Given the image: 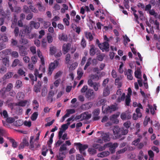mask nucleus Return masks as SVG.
I'll use <instances>...</instances> for the list:
<instances>
[{
	"label": "nucleus",
	"mask_w": 160,
	"mask_h": 160,
	"mask_svg": "<svg viewBox=\"0 0 160 160\" xmlns=\"http://www.w3.org/2000/svg\"><path fill=\"white\" fill-rule=\"evenodd\" d=\"M117 95L118 96L117 99V102H120L122 101H123L124 100L125 98V94L124 93H122V96H121L122 94V90L120 89H118L117 93H116Z\"/></svg>",
	"instance_id": "8"
},
{
	"label": "nucleus",
	"mask_w": 160,
	"mask_h": 160,
	"mask_svg": "<svg viewBox=\"0 0 160 160\" xmlns=\"http://www.w3.org/2000/svg\"><path fill=\"white\" fill-rule=\"evenodd\" d=\"M70 124V122H68L66 124H63L61 125V128L59 129L60 131L59 132V137H61V136L63 134V133L68 128V126Z\"/></svg>",
	"instance_id": "12"
},
{
	"label": "nucleus",
	"mask_w": 160,
	"mask_h": 160,
	"mask_svg": "<svg viewBox=\"0 0 160 160\" xmlns=\"http://www.w3.org/2000/svg\"><path fill=\"white\" fill-rule=\"evenodd\" d=\"M74 146L77 147V149H78L80 153L83 156H85L86 155L85 150L88 148V145L87 144H82L80 142L74 143Z\"/></svg>",
	"instance_id": "1"
},
{
	"label": "nucleus",
	"mask_w": 160,
	"mask_h": 160,
	"mask_svg": "<svg viewBox=\"0 0 160 160\" xmlns=\"http://www.w3.org/2000/svg\"><path fill=\"white\" fill-rule=\"evenodd\" d=\"M92 106L93 103L92 102H88L81 105L80 108L82 110H87L91 108Z\"/></svg>",
	"instance_id": "11"
},
{
	"label": "nucleus",
	"mask_w": 160,
	"mask_h": 160,
	"mask_svg": "<svg viewBox=\"0 0 160 160\" xmlns=\"http://www.w3.org/2000/svg\"><path fill=\"white\" fill-rule=\"evenodd\" d=\"M38 113L37 112H33V114H32L31 116V119L32 121H34L36 120L38 117Z\"/></svg>",
	"instance_id": "41"
},
{
	"label": "nucleus",
	"mask_w": 160,
	"mask_h": 160,
	"mask_svg": "<svg viewBox=\"0 0 160 160\" xmlns=\"http://www.w3.org/2000/svg\"><path fill=\"white\" fill-rule=\"evenodd\" d=\"M131 122L129 121H128L123 123V126L127 129L128 128L131 126Z\"/></svg>",
	"instance_id": "53"
},
{
	"label": "nucleus",
	"mask_w": 160,
	"mask_h": 160,
	"mask_svg": "<svg viewBox=\"0 0 160 160\" xmlns=\"http://www.w3.org/2000/svg\"><path fill=\"white\" fill-rule=\"evenodd\" d=\"M31 62L33 64H35L37 62V60H38V58L37 56H34L31 57Z\"/></svg>",
	"instance_id": "52"
},
{
	"label": "nucleus",
	"mask_w": 160,
	"mask_h": 160,
	"mask_svg": "<svg viewBox=\"0 0 160 160\" xmlns=\"http://www.w3.org/2000/svg\"><path fill=\"white\" fill-rule=\"evenodd\" d=\"M130 97H131V96H126L125 101H126V105L127 106H129V103L131 102Z\"/></svg>",
	"instance_id": "44"
},
{
	"label": "nucleus",
	"mask_w": 160,
	"mask_h": 160,
	"mask_svg": "<svg viewBox=\"0 0 160 160\" xmlns=\"http://www.w3.org/2000/svg\"><path fill=\"white\" fill-rule=\"evenodd\" d=\"M91 61V58H89L88 59L87 62L86 64V65L84 66V70H86L88 67L90 66V64H91V62H90V61Z\"/></svg>",
	"instance_id": "42"
},
{
	"label": "nucleus",
	"mask_w": 160,
	"mask_h": 160,
	"mask_svg": "<svg viewBox=\"0 0 160 160\" xmlns=\"http://www.w3.org/2000/svg\"><path fill=\"white\" fill-rule=\"evenodd\" d=\"M110 152H109V151H105L98 153L97 154V156L98 157L103 158L108 156Z\"/></svg>",
	"instance_id": "23"
},
{
	"label": "nucleus",
	"mask_w": 160,
	"mask_h": 160,
	"mask_svg": "<svg viewBox=\"0 0 160 160\" xmlns=\"http://www.w3.org/2000/svg\"><path fill=\"white\" fill-rule=\"evenodd\" d=\"M118 117V114H113L110 117L109 119L114 124H117L119 122L118 120L117 119Z\"/></svg>",
	"instance_id": "17"
},
{
	"label": "nucleus",
	"mask_w": 160,
	"mask_h": 160,
	"mask_svg": "<svg viewBox=\"0 0 160 160\" xmlns=\"http://www.w3.org/2000/svg\"><path fill=\"white\" fill-rule=\"evenodd\" d=\"M59 38L61 40H67L68 39V37L65 34L62 33L59 35Z\"/></svg>",
	"instance_id": "36"
},
{
	"label": "nucleus",
	"mask_w": 160,
	"mask_h": 160,
	"mask_svg": "<svg viewBox=\"0 0 160 160\" xmlns=\"http://www.w3.org/2000/svg\"><path fill=\"white\" fill-rule=\"evenodd\" d=\"M42 82L38 81L37 84H35L33 87V91L36 93H37L40 92Z\"/></svg>",
	"instance_id": "15"
},
{
	"label": "nucleus",
	"mask_w": 160,
	"mask_h": 160,
	"mask_svg": "<svg viewBox=\"0 0 160 160\" xmlns=\"http://www.w3.org/2000/svg\"><path fill=\"white\" fill-rule=\"evenodd\" d=\"M20 63V60H18V59H16L14 60L13 62H12V67H16L18 64Z\"/></svg>",
	"instance_id": "40"
},
{
	"label": "nucleus",
	"mask_w": 160,
	"mask_h": 160,
	"mask_svg": "<svg viewBox=\"0 0 160 160\" xmlns=\"http://www.w3.org/2000/svg\"><path fill=\"white\" fill-rule=\"evenodd\" d=\"M100 113V110L99 108H96L92 112V115H99Z\"/></svg>",
	"instance_id": "49"
},
{
	"label": "nucleus",
	"mask_w": 160,
	"mask_h": 160,
	"mask_svg": "<svg viewBox=\"0 0 160 160\" xmlns=\"http://www.w3.org/2000/svg\"><path fill=\"white\" fill-rule=\"evenodd\" d=\"M103 43H99V41H97V43H98V46L99 47L100 49L102 50L103 52L104 51L106 52H108V49H109V44L107 41H106Z\"/></svg>",
	"instance_id": "3"
},
{
	"label": "nucleus",
	"mask_w": 160,
	"mask_h": 160,
	"mask_svg": "<svg viewBox=\"0 0 160 160\" xmlns=\"http://www.w3.org/2000/svg\"><path fill=\"white\" fill-rule=\"evenodd\" d=\"M22 86V82L19 80H17L15 83V88L17 89L20 88Z\"/></svg>",
	"instance_id": "33"
},
{
	"label": "nucleus",
	"mask_w": 160,
	"mask_h": 160,
	"mask_svg": "<svg viewBox=\"0 0 160 160\" xmlns=\"http://www.w3.org/2000/svg\"><path fill=\"white\" fill-rule=\"evenodd\" d=\"M13 88V85L12 83H9L7 84L6 88V91L7 92H9L10 91L11 89Z\"/></svg>",
	"instance_id": "46"
},
{
	"label": "nucleus",
	"mask_w": 160,
	"mask_h": 160,
	"mask_svg": "<svg viewBox=\"0 0 160 160\" xmlns=\"http://www.w3.org/2000/svg\"><path fill=\"white\" fill-rule=\"evenodd\" d=\"M62 138V139L63 140H65L68 139V138H67V133H64L63 135H61V137H59V132H58V139L60 140Z\"/></svg>",
	"instance_id": "37"
},
{
	"label": "nucleus",
	"mask_w": 160,
	"mask_h": 160,
	"mask_svg": "<svg viewBox=\"0 0 160 160\" xmlns=\"http://www.w3.org/2000/svg\"><path fill=\"white\" fill-rule=\"evenodd\" d=\"M58 61L55 60L53 62L49 64V68L48 70V75L50 76L51 75L53 71L58 66Z\"/></svg>",
	"instance_id": "2"
},
{
	"label": "nucleus",
	"mask_w": 160,
	"mask_h": 160,
	"mask_svg": "<svg viewBox=\"0 0 160 160\" xmlns=\"http://www.w3.org/2000/svg\"><path fill=\"white\" fill-rule=\"evenodd\" d=\"M98 79H99V76L98 75V73H97L90 75V79H88V80H91L92 81H93L92 80L98 81Z\"/></svg>",
	"instance_id": "28"
},
{
	"label": "nucleus",
	"mask_w": 160,
	"mask_h": 160,
	"mask_svg": "<svg viewBox=\"0 0 160 160\" xmlns=\"http://www.w3.org/2000/svg\"><path fill=\"white\" fill-rule=\"evenodd\" d=\"M6 118V121L7 122V123H13L14 121H15V119L13 118L7 117Z\"/></svg>",
	"instance_id": "38"
},
{
	"label": "nucleus",
	"mask_w": 160,
	"mask_h": 160,
	"mask_svg": "<svg viewBox=\"0 0 160 160\" xmlns=\"http://www.w3.org/2000/svg\"><path fill=\"white\" fill-rule=\"evenodd\" d=\"M121 119L123 120H125L126 119L129 120L131 119V115L130 114L127 112H122L121 114Z\"/></svg>",
	"instance_id": "19"
},
{
	"label": "nucleus",
	"mask_w": 160,
	"mask_h": 160,
	"mask_svg": "<svg viewBox=\"0 0 160 160\" xmlns=\"http://www.w3.org/2000/svg\"><path fill=\"white\" fill-rule=\"evenodd\" d=\"M127 150V148L126 147H124L122 149H121L116 152V154L118 155V154H121L124 153Z\"/></svg>",
	"instance_id": "45"
},
{
	"label": "nucleus",
	"mask_w": 160,
	"mask_h": 160,
	"mask_svg": "<svg viewBox=\"0 0 160 160\" xmlns=\"http://www.w3.org/2000/svg\"><path fill=\"white\" fill-rule=\"evenodd\" d=\"M24 95L23 93L22 92H18L17 94L16 98L18 100L22 99L24 98Z\"/></svg>",
	"instance_id": "34"
},
{
	"label": "nucleus",
	"mask_w": 160,
	"mask_h": 160,
	"mask_svg": "<svg viewBox=\"0 0 160 160\" xmlns=\"http://www.w3.org/2000/svg\"><path fill=\"white\" fill-rule=\"evenodd\" d=\"M105 146L109 148H116L118 147V144L117 143H114L112 144V143H109L104 145Z\"/></svg>",
	"instance_id": "29"
},
{
	"label": "nucleus",
	"mask_w": 160,
	"mask_h": 160,
	"mask_svg": "<svg viewBox=\"0 0 160 160\" xmlns=\"http://www.w3.org/2000/svg\"><path fill=\"white\" fill-rule=\"evenodd\" d=\"M7 139L9 140V142L12 144V147L13 148H16L18 146L17 142L13 139L10 137L7 138Z\"/></svg>",
	"instance_id": "24"
},
{
	"label": "nucleus",
	"mask_w": 160,
	"mask_h": 160,
	"mask_svg": "<svg viewBox=\"0 0 160 160\" xmlns=\"http://www.w3.org/2000/svg\"><path fill=\"white\" fill-rule=\"evenodd\" d=\"M80 116L82 117V118L80 120V121H82L84 120H88L91 117V114L88 112H85L80 115Z\"/></svg>",
	"instance_id": "14"
},
{
	"label": "nucleus",
	"mask_w": 160,
	"mask_h": 160,
	"mask_svg": "<svg viewBox=\"0 0 160 160\" xmlns=\"http://www.w3.org/2000/svg\"><path fill=\"white\" fill-rule=\"evenodd\" d=\"M124 7L126 9H128L129 8V6L128 5L129 1L128 0H124Z\"/></svg>",
	"instance_id": "62"
},
{
	"label": "nucleus",
	"mask_w": 160,
	"mask_h": 160,
	"mask_svg": "<svg viewBox=\"0 0 160 160\" xmlns=\"http://www.w3.org/2000/svg\"><path fill=\"white\" fill-rule=\"evenodd\" d=\"M88 152L91 155L95 154L96 153V151L95 149L92 148H89Z\"/></svg>",
	"instance_id": "47"
},
{
	"label": "nucleus",
	"mask_w": 160,
	"mask_h": 160,
	"mask_svg": "<svg viewBox=\"0 0 160 160\" xmlns=\"http://www.w3.org/2000/svg\"><path fill=\"white\" fill-rule=\"evenodd\" d=\"M132 73H133L132 70L131 69H128V71L126 72H124V74L127 76L128 79L129 80H131L133 79V77L132 75Z\"/></svg>",
	"instance_id": "22"
},
{
	"label": "nucleus",
	"mask_w": 160,
	"mask_h": 160,
	"mask_svg": "<svg viewBox=\"0 0 160 160\" xmlns=\"http://www.w3.org/2000/svg\"><path fill=\"white\" fill-rule=\"evenodd\" d=\"M22 125V122L21 120H18L15 122V126L17 127H19Z\"/></svg>",
	"instance_id": "59"
},
{
	"label": "nucleus",
	"mask_w": 160,
	"mask_h": 160,
	"mask_svg": "<svg viewBox=\"0 0 160 160\" xmlns=\"http://www.w3.org/2000/svg\"><path fill=\"white\" fill-rule=\"evenodd\" d=\"M102 139L104 142H106L110 141V134L109 132H104L101 134Z\"/></svg>",
	"instance_id": "18"
},
{
	"label": "nucleus",
	"mask_w": 160,
	"mask_h": 160,
	"mask_svg": "<svg viewBox=\"0 0 160 160\" xmlns=\"http://www.w3.org/2000/svg\"><path fill=\"white\" fill-rule=\"evenodd\" d=\"M17 73L21 76L23 75L25 76V72L22 69H20L18 70Z\"/></svg>",
	"instance_id": "63"
},
{
	"label": "nucleus",
	"mask_w": 160,
	"mask_h": 160,
	"mask_svg": "<svg viewBox=\"0 0 160 160\" xmlns=\"http://www.w3.org/2000/svg\"><path fill=\"white\" fill-rule=\"evenodd\" d=\"M58 51H61L59 50H57L56 48L54 46H52L50 48V54L51 55H53L55 53H57Z\"/></svg>",
	"instance_id": "27"
},
{
	"label": "nucleus",
	"mask_w": 160,
	"mask_h": 160,
	"mask_svg": "<svg viewBox=\"0 0 160 160\" xmlns=\"http://www.w3.org/2000/svg\"><path fill=\"white\" fill-rule=\"evenodd\" d=\"M65 157V153L63 152H59V155H57V160H64L63 158Z\"/></svg>",
	"instance_id": "30"
},
{
	"label": "nucleus",
	"mask_w": 160,
	"mask_h": 160,
	"mask_svg": "<svg viewBox=\"0 0 160 160\" xmlns=\"http://www.w3.org/2000/svg\"><path fill=\"white\" fill-rule=\"evenodd\" d=\"M67 150V147H66V145L63 144L61 145V146L59 148V152H62L63 151H65Z\"/></svg>",
	"instance_id": "43"
},
{
	"label": "nucleus",
	"mask_w": 160,
	"mask_h": 160,
	"mask_svg": "<svg viewBox=\"0 0 160 160\" xmlns=\"http://www.w3.org/2000/svg\"><path fill=\"white\" fill-rule=\"evenodd\" d=\"M70 48H71V44L69 43L63 44V47H62V50H63L64 54L68 52V51L70 50Z\"/></svg>",
	"instance_id": "21"
},
{
	"label": "nucleus",
	"mask_w": 160,
	"mask_h": 160,
	"mask_svg": "<svg viewBox=\"0 0 160 160\" xmlns=\"http://www.w3.org/2000/svg\"><path fill=\"white\" fill-rule=\"evenodd\" d=\"M85 35L87 39H89L90 40L93 39V36L90 32H86Z\"/></svg>",
	"instance_id": "39"
},
{
	"label": "nucleus",
	"mask_w": 160,
	"mask_h": 160,
	"mask_svg": "<svg viewBox=\"0 0 160 160\" xmlns=\"http://www.w3.org/2000/svg\"><path fill=\"white\" fill-rule=\"evenodd\" d=\"M29 78H30V80H31V85H33L34 84V82L36 81L37 79V76H35V77H34L33 75L31 74L30 73L29 74V75H28Z\"/></svg>",
	"instance_id": "31"
},
{
	"label": "nucleus",
	"mask_w": 160,
	"mask_h": 160,
	"mask_svg": "<svg viewBox=\"0 0 160 160\" xmlns=\"http://www.w3.org/2000/svg\"><path fill=\"white\" fill-rule=\"evenodd\" d=\"M11 56L15 58H17L18 56V53L16 51H12L11 53Z\"/></svg>",
	"instance_id": "61"
},
{
	"label": "nucleus",
	"mask_w": 160,
	"mask_h": 160,
	"mask_svg": "<svg viewBox=\"0 0 160 160\" xmlns=\"http://www.w3.org/2000/svg\"><path fill=\"white\" fill-rule=\"evenodd\" d=\"M8 59L7 58H3L2 59V66L5 67H8Z\"/></svg>",
	"instance_id": "32"
},
{
	"label": "nucleus",
	"mask_w": 160,
	"mask_h": 160,
	"mask_svg": "<svg viewBox=\"0 0 160 160\" xmlns=\"http://www.w3.org/2000/svg\"><path fill=\"white\" fill-rule=\"evenodd\" d=\"M99 115H92V120L93 121H97L100 119V117Z\"/></svg>",
	"instance_id": "56"
},
{
	"label": "nucleus",
	"mask_w": 160,
	"mask_h": 160,
	"mask_svg": "<svg viewBox=\"0 0 160 160\" xmlns=\"http://www.w3.org/2000/svg\"><path fill=\"white\" fill-rule=\"evenodd\" d=\"M38 56L40 58V62H41V65L39 66V69L41 70L42 72H45V68H44V59L43 57L42 56L40 51H38Z\"/></svg>",
	"instance_id": "5"
},
{
	"label": "nucleus",
	"mask_w": 160,
	"mask_h": 160,
	"mask_svg": "<svg viewBox=\"0 0 160 160\" xmlns=\"http://www.w3.org/2000/svg\"><path fill=\"white\" fill-rule=\"evenodd\" d=\"M117 109H118V108L116 107V105H111L107 107L102 112L105 114H107L115 111Z\"/></svg>",
	"instance_id": "4"
},
{
	"label": "nucleus",
	"mask_w": 160,
	"mask_h": 160,
	"mask_svg": "<svg viewBox=\"0 0 160 160\" xmlns=\"http://www.w3.org/2000/svg\"><path fill=\"white\" fill-rule=\"evenodd\" d=\"M112 88V86L110 85L109 86H106L103 89V96L106 97L110 94V89Z\"/></svg>",
	"instance_id": "20"
},
{
	"label": "nucleus",
	"mask_w": 160,
	"mask_h": 160,
	"mask_svg": "<svg viewBox=\"0 0 160 160\" xmlns=\"http://www.w3.org/2000/svg\"><path fill=\"white\" fill-rule=\"evenodd\" d=\"M123 129V128H119L117 126L114 127V128H113V132L114 135H116V138H119L120 135H121V131H122Z\"/></svg>",
	"instance_id": "10"
},
{
	"label": "nucleus",
	"mask_w": 160,
	"mask_h": 160,
	"mask_svg": "<svg viewBox=\"0 0 160 160\" xmlns=\"http://www.w3.org/2000/svg\"><path fill=\"white\" fill-rule=\"evenodd\" d=\"M141 73V71H140V69L137 68V70L134 72V76H135V77L137 78H141L140 77Z\"/></svg>",
	"instance_id": "35"
},
{
	"label": "nucleus",
	"mask_w": 160,
	"mask_h": 160,
	"mask_svg": "<svg viewBox=\"0 0 160 160\" xmlns=\"http://www.w3.org/2000/svg\"><path fill=\"white\" fill-rule=\"evenodd\" d=\"M28 43V41H19V42L17 41H12V44L13 46H18V45H23L27 44Z\"/></svg>",
	"instance_id": "16"
},
{
	"label": "nucleus",
	"mask_w": 160,
	"mask_h": 160,
	"mask_svg": "<svg viewBox=\"0 0 160 160\" xmlns=\"http://www.w3.org/2000/svg\"><path fill=\"white\" fill-rule=\"evenodd\" d=\"M17 47L19 49V54H20V56H25L27 55V52L25 51L26 48L25 47L22 45L18 44Z\"/></svg>",
	"instance_id": "13"
},
{
	"label": "nucleus",
	"mask_w": 160,
	"mask_h": 160,
	"mask_svg": "<svg viewBox=\"0 0 160 160\" xmlns=\"http://www.w3.org/2000/svg\"><path fill=\"white\" fill-rule=\"evenodd\" d=\"M30 26L31 27H33L36 29H38L40 27V23L33 21L30 22Z\"/></svg>",
	"instance_id": "25"
},
{
	"label": "nucleus",
	"mask_w": 160,
	"mask_h": 160,
	"mask_svg": "<svg viewBox=\"0 0 160 160\" xmlns=\"http://www.w3.org/2000/svg\"><path fill=\"white\" fill-rule=\"evenodd\" d=\"M70 59H71V58L70 57V54L69 53L67 54L66 56V58H65L66 63L67 64H68V63H69V62H70Z\"/></svg>",
	"instance_id": "54"
},
{
	"label": "nucleus",
	"mask_w": 160,
	"mask_h": 160,
	"mask_svg": "<svg viewBox=\"0 0 160 160\" xmlns=\"http://www.w3.org/2000/svg\"><path fill=\"white\" fill-rule=\"evenodd\" d=\"M27 101L26 100H24L23 101H21L15 104L16 106H18L22 107L25 106L27 104Z\"/></svg>",
	"instance_id": "26"
},
{
	"label": "nucleus",
	"mask_w": 160,
	"mask_h": 160,
	"mask_svg": "<svg viewBox=\"0 0 160 160\" xmlns=\"http://www.w3.org/2000/svg\"><path fill=\"white\" fill-rule=\"evenodd\" d=\"M88 85L90 87H92L94 89V91H97L100 86L99 82H94L91 80H88Z\"/></svg>",
	"instance_id": "7"
},
{
	"label": "nucleus",
	"mask_w": 160,
	"mask_h": 160,
	"mask_svg": "<svg viewBox=\"0 0 160 160\" xmlns=\"http://www.w3.org/2000/svg\"><path fill=\"white\" fill-rule=\"evenodd\" d=\"M105 55L103 54H102L99 55L97 57V59L98 61H103V58L104 57Z\"/></svg>",
	"instance_id": "55"
},
{
	"label": "nucleus",
	"mask_w": 160,
	"mask_h": 160,
	"mask_svg": "<svg viewBox=\"0 0 160 160\" xmlns=\"http://www.w3.org/2000/svg\"><path fill=\"white\" fill-rule=\"evenodd\" d=\"M12 76H13V72H8L5 75V78L6 79H9L12 77Z\"/></svg>",
	"instance_id": "50"
},
{
	"label": "nucleus",
	"mask_w": 160,
	"mask_h": 160,
	"mask_svg": "<svg viewBox=\"0 0 160 160\" xmlns=\"http://www.w3.org/2000/svg\"><path fill=\"white\" fill-rule=\"evenodd\" d=\"M39 35L38 36V38L41 39L45 35V31L43 30H42L39 31Z\"/></svg>",
	"instance_id": "57"
},
{
	"label": "nucleus",
	"mask_w": 160,
	"mask_h": 160,
	"mask_svg": "<svg viewBox=\"0 0 160 160\" xmlns=\"http://www.w3.org/2000/svg\"><path fill=\"white\" fill-rule=\"evenodd\" d=\"M149 13L152 15L156 17L158 16V14L156 13L153 9H152L149 11Z\"/></svg>",
	"instance_id": "60"
},
{
	"label": "nucleus",
	"mask_w": 160,
	"mask_h": 160,
	"mask_svg": "<svg viewBox=\"0 0 160 160\" xmlns=\"http://www.w3.org/2000/svg\"><path fill=\"white\" fill-rule=\"evenodd\" d=\"M28 145L29 144L28 142V137H25L23 138V139L22 140V142L20 143L18 148L19 150L22 149L25 147L28 146Z\"/></svg>",
	"instance_id": "9"
},
{
	"label": "nucleus",
	"mask_w": 160,
	"mask_h": 160,
	"mask_svg": "<svg viewBox=\"0 0 160 160\" xmlns=\"http://www.w3.org/2000/svg\"><path fill=\"white\" fill-rule=\"evenodd\" d=\"M83 155L81 154H78L76 156V160H84L83 158Z\"/></svg>",
	"instance_id": "64"
},
{
	"label": "nucleus",
	"mask_w": 160,
	"mask_h": 160,
	"mask_svg": "<svg viewBox=\"0 0 160 160\" xmlns=\"http://www.w3.org/2000/svg\"><path fill=\"white\" fill-rule=\"evenodd\" d=\"M24 32L25 33L28 34L31 32V29L29 28L28 26H26L24 27Z\"/></svg>",
	"instance_id": "58"
},
{
	"label": "nucleus",
	"mask_w": 160,
	"mask_h": 160,
	"mask_svg": "<svg viewBox=\"0 0 160 160\" xmlns=\"http://www.w3.org/2000/svg\"><path fill=\"white\" fill-rule=\"evenodd\" d=\"M6 41H3L0 43V51L6 48V45L4 43Z\"/></svg>",
	"instance_id": "51"
},
{
	"label": "nucleus",
	"mask_w": 160,
	"mask_h": 160,
	"mask_svg": "<svg viewBox=\"0 0 160 160\" xmlns=\"http://www.w3.org/2000/svg\"><path fill=\"white\" fill-rule=\"evenodd\" d=\"M7 67L2 66L0 67V73H3L6 72L7 69L6 67Z\"/></svg>",
	"instance_id": "48"
},
{
	"label": "nucleus",
	"mask_w": 160,
	"mask_h": 160,
	"mask_svg": "<svg viewBox=\"0 0 160 160\" xmlns=\"http://www.w3.org/2000/svg\"><path fill=\"white\" fill-rule=\"evenodd\" d=\"M85 97L88 100H93L94 98L95 94L92 89H89L86 92Z\"/></svg>",
	"instance_id": "6"
}]
</instances>
